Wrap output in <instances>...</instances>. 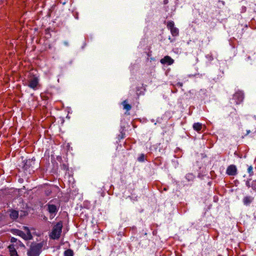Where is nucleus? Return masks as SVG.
Returning a JSON list of instances; mask_svg holds the SVG:
<instances>
[{"mask_svg":"<svg viewBox=\"0 0 256 256\" xmlns=\"http://www.w3.org/2000/svg\"><path fill=\"white\" fill-rule=\"evenodd\" d=\"M24 84L34 90H36L39 85V79L37 76L30 72L24 81Z\"/></svg>","mask_w":256,"mask_h":256,"instance_id":"nucleus-1","label":"nucleus"},{"mask_svg":"<svg viewBox=\"0 0 256 256\" xmlns=\"http://www.w3.org/2000/svg\"><path fill=\"white\" fill-rule=\"evenodd\" d=\"M62 228V222H58L55 224L52 230L50 236L52 239H58L60 236Z\"/></svg>","mask_w":256,"mask_h":256,"instance_id":"nucleus-2","label":"nucleus"},{"mask_svg":"<svg viewBox=\"0 0 256 256\" xmlns=\"http://www.w3.org/2000/svg\"><path fill=\"white\" fill-rule=\"evenodd\" d=\"M47 210L48 212L50 214V216L54 217L58 210L59 209V205L58 203L55 204L54 200H50L49 202L46 204Z\"/></svg>","mask_w":256,"mask_h":256,"instance_id":"nucleus-3","label":"nucleus"},{"mask_svg":"<svg viewBox=\"0 0 256 256\" xmlns=\"http://www.w3.org/2000/svg\"><path fill=\"white\" fill-rule=\"evenodd\" d=\"M24 230H26V234L20 230H16V233L17 235L20 236L24 240H31L32 238V236L29 228L26 226H24Z\"/></svg>","mask_w":256,"mask_h":256,"instance_id":"nucleus-4","label":"nucleus"},{"mask_svg":"<svg viewBox=\"0 0 256 256\" xmlns=\"http://www.w3.org/2000/svg\"><path fill=\"white\" fill-rule=\"evenodd\" d=\"M40 246L38 244L32 245L28 252V256H38L40 254Z\"/></svg>","mask_w":256,"mask_h":256,"instance_id":"nucleus-5","label":"nucleus"},{"mask_svg":"<svg viewBox=\"0 0 256 256\" xmlns=\"http://www.w3.org/2000/svg\"><path fill=\"white\" fill-rule=\"evenodd\" d=\"M167 27L168 29L170 30V32L172 36H176L178 35V30L176 28L174 27V22L170 21L168 22Z\"/></svg>","mask_w":256,"mask_h":256,"instance_id":"nucleus-6","label":"nucleus"},{"mask_svg":"<svg viewBox=\"0 0 256 256\" xmlns=\"http://www.w3.org/2000/svg\"><path fill=\"white\" fill-rule=\"evenodd\" d=\"M226 174L229 176H235L237 174V169L234 165H230L227 168Z\"/></svg>","mask_w":256,"mask_h":256,"instance_id":"nucleus-7","label":"nucleus"},{"mask_svg":"<svg viewBox=\"0 0 256 256\" xmlns=\"http://www.w3.org/2000/svg\"><path fill=\"white\" fill-rule=\"evenodd\" d=\"M244 98V94L242 92H236L234 95V98L235 100L236 104H239L242 102Z\"/></svg>","mask_w":256,"mask_h":256,"instance_id":"nucleus-8","label":"nucleus"},{"mask_svg":"<svg viewBox=\"0 0 256 256\" xmlns=\"http://www.w3.org/2000/svg\"><path fill=\"white\" fill-rule=\"evenodd\" d=\"M160 62L162 64H168V65H170L174 63V60L170 56H166L161 59Z\"/></svg>","mask_w":256,"mask_h":256,"instance_id":"nucleus-9","label":"nucleus"},{"mask_svg":"<svg viewBox=\"0 0 256 256\" xmlns=\"http://www.w3.org/2000/svg\"><path fill=\"white\" fill-rule=\"evenodd\" d=\"M254 200V198L251 196H246L244 198L242 202L246 206L249 205Z\"/></svg>","mask_w":256,"mask_h":256,"instance_id":"nucleus-10","label":"nucleus"},{"mask_svg":"<svg viewBox=\"0 0 256 256\" xmlns=\"http://www.w3.org/2000/svg\"><path fill=\"white\" fill-rule=\"evenodd\" d=\"M9 251L11 256H18L17 252L16 251L14 246L10 245L8 246Z\"/></svg>","mask_w":256,"mask_h":256,"instance_id":"nucleus-11","label":"nucleus"},{"mask_svg":"<svg viewBox=\"0 0 256 256\" xmlns=\"http://www.w3.org/2000/svg\"><path fill=\"white\" fill-rule=\"evenodd\" d=\"M10 218L12 220H16L18 218V211L15 210H12L10 211Z\"/></svg>","mask_w":256,"mask_h":256,"instance_id":"nucleus-12","label":"nucleus"},{"mask_svg":"<svg viewBox=\"0 0 256 256\" xmlns=\"http://www.w3.org/2000/svg\"><path fill=\"white\" fill-rule=\"evenodd\" d=\"M193 128L194 130L198 132L202 128V124L199 122L194 123L193 125Z\"/></svg>","mask_w":256,"mask_h":256,"instance_id":"nucleus-13","label":"nucleus"},{"mask_svg":"<svg viewBox=\"0 0 256 256\" xmlns=\"http://www.w3.org/2000/svg\"><path fill=\"white\" fill-rule=\"evenodd\" d=\"M123 106H124V108L126 110L128 111L130 110L132 108V106L130 104L126 103V100H124L123 102Z\"/></svg>","mask_w":256,"mask_h":256,"instance_id":"nucleus-14","label":"nucleus"},{"mask_svg":"<svg viewBox=\"0 0 256 256\" xmlns=\"http://www.w3.org/2000/svg\"><path fill=\"white\" fill-rule=\"evenodd\" d=\"M64 256H73V252L71 250H67L64 252Z\"/></svg>","mask_w":256,"mask_h":256,"instance_id":"nucleus-15","label":"nucleus"},{"mask_svg":"<svg viewBox=\"0 0 256 256\" xmlns=\"http://www.w3.org/2000/svg\"><path fill=\"white\" fill-rule=\"evenodd\" d=\"M248 172L249 173L250 176H252L254 174L253 168L252 166H248Z\"/></svg>","mask_w":256,"mask_h":256,"instance_id":"nucleus-16","label":"nucleus"},{"mask_svg":"<svg viewBox=\"0 0 256 256\" xmlns=\"http://www.w3.org/2000/svg\"><path fill=\"white\" fill-rule=\"evenodd\" d=\"M186 178L188 180H192L194 178V176L192 174H186Z\"/></svg>","mask_w":256,"mask_h":256,"instance_id":"nucleus-17","label":"nucleus"},{"mask_svg":"<svg viewBox=\"0 0 256 256\" xmlns=\"http://www.w3.org/2000/svg\"><path fill=\"white\" fill-rule=\"evenodd\" d=\"M251 187L254 190L256 191V180L252 182Z\"/></svg>","mask_w":256,"mask_h":256,"instance_id":"nucleus-18","label":"nucleus"},{"mask_svg":"<svg viewBox=\"0 0 256 256\" xmlns=\"http://www.w3.org/2000/svg\"><path fill=\"white\" fill-rule=\"evenodd\" d=\"M139 161H143L144 160V156H142L138 158Z\"/></svg>","mask_w":256,"mask_h":256,"instance_id":"nucleus-19","label":"nucleus"},{"mask_svg":"<svg viewBox=\"0 0 256 256\" xmlns=\"http://www.w3.org/2000/svg\"><path fill=\"white\" fill-rule=\"evenodd\" d=\"M246 186H248V188L250 186L249 181H247V182H246Z\"/></svg>","mask_w":256,"mask_h":256,"instance_id":"nucleus-20","label":"nucleus"},{"mask_svg":"<svg viewBox=\"0 0 256 256\" xmlns=\"http://www.w3.org/2000/svg\"><path fill=\"white\" fill-rule=\"evenodd\" d=\"M16 239L15 238H12V240H11V241H12V242H16Z\"/></svg>","mask_w":256,"mask_h":256,"instance_id":"nucleus-21","label":"nucleus"},{"mask_svg":"<svg viewBox=\"0 0 256 256\" xmlns=\"http://www.w3.org/2000/svg\"><path fill=\"white\" fill-rule=\"evenodd\" d=\"M64 44L66 45V46H68V42H64Z\"/></svg>","mask_w":256,"mask_h":256,"instance_id":"nucleus-22","label":"nucleus"},{"mask_svg":"<svg viewBox=\"0 0 256 256\" xmlns=\"http://www.w3.org/2000/svg\"><path fill=\"white\" fill-rule=\"evenodd\" d=\"M180 86H182V84H180Z\"/></svg>","mask_w":256,"mask_h":256,"instance_id":"nucleus-23","label":"nucleus"}]
</instances>
